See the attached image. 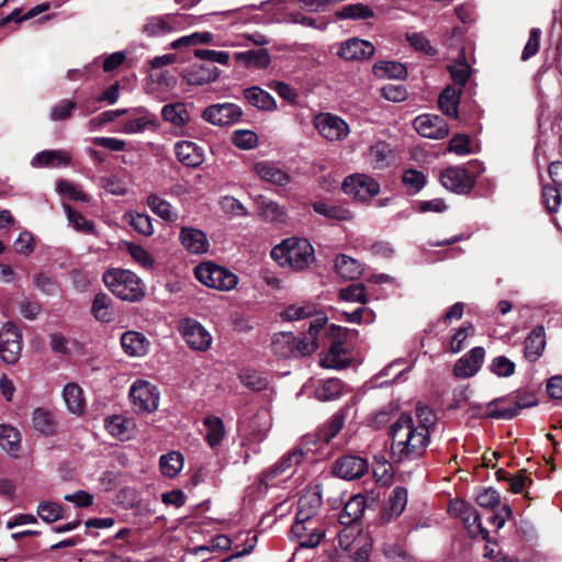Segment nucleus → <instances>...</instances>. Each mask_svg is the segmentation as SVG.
Segmentation results:
<instances>
[{
  "label": "nucleus",
  "mask_w": 562,
  "mask_h": 562,
  "mask_svg": "<svg viewBox=\"0 0 562 562\" xmlns=\"http://www.w3.org/2000/svg\"><path fill=\"white\" fill-rule=\"evenodd\" d=\"M434 424L435 416L426 406H416V419L402 413L389 430L392 461L402 463L422 458L430 442V427Z\"/></svg>",
  "instance_id": "nucleus-1"
},
{
  "label": "nucleus",
  "mask_w": 562,
  "mask_h": 562,
  "mask_svg": "<svg viewBox=\"0 0 562 562\" xmlns=\"http://www.w3.org/2000/svg\"><path fill=\"white\" fill-rule=\"evenodd\" d=\"M302 460L316 461V434L304 435L297 448L283 454L276 463L262 470L257 479V492L266 494L270 487L277 486V479Z\"/></svg>",
  "instance_id": "nucleus-2"
},
{
  "label": "nucleus",
  "mask_w": 562,
  "mask_h": 562,
  "mask_svg": "<svg viewBox=\"0 0 562 562\" xmlns=\"http://www.w3.org/2000/svg\"><path fill=\"white\" fill-rule=\"evenodd\" d=\"M312 502L311 496H302L299 499V508L290 529V539L299 540L292 560L299 559L303 549L316 548V507Z\"/></svg>",
  "instance_id": "nucleus-3"
},
{
  "label": "nucleus",
  "mask_w": 562,
  "mask_h": 562,
  "mask_svg": "<svg viewBox=\"0 0 562 562\" xmlns=\"http://www.w3.org/2000/svg\"><path fill=\"white\" fill-rule=\"evenodd\" d=\"M270 255L280 267L300 271L314 260L315 250L306 238L291 237L274 246Z\"/></svg>",
  "instance_id": "nucleus-4"
},
{
  "label": "nucleus",
  "mask_w": 562,
  "mask_h": 562,
  "mask_svg": "<svg viewBox=\"0 0 562 562\" xmlns=\"http://www.w3.org/2000/svg\"><path fill=\"white\" fill-rule=\"evenodd\" d=\"M316 321L310 322L308 335L295 337L292 331H280L272 336L271 351L281 359L303 357L316 348Z\"/></svg>",
  "instance_id": "nucleus-5"
},
{
  "label": "nucleus",
  "mask_w": 562,
  "mask_h": 562,
  "mask_svg": "<svg viewBox=\"0 0 562 562\" xmlns=\"http://www.w3.org/2000/svg\"><path fill=\"white\" fill-rule=\"evenodd\" d=\"M106 288L119 299L138 302L145 296V285L140 278L131 270L110 269L103 273Z\"/></svg>",
  "instance_id": "nucleus-6"
},
{
  "label": "nucleus",
  "mask_w": 562,
  "mask_h": 562,
  "mask_svg": "<svg viewBox=\"0 0 562 562\" xmlns=\"http://www.w3.org/2000/svg\"><path fill=\"white\" fill-rule=\"evenodd\" d=\"M194 277L205 286L218 291H229L238 284V277L234 272L211 261L198 265Z\"/></svg>",
  "instance_id": "nucleus-7"
},
{
  "label": "nucleus",
  "mask_w": 562,
  "mask_h": 562,
  "mask_svg": "<svg viewBox=\"0 0 562 562\" xmlns=\"http://www.w3.org/2000/svg\"><path fill=\"white\" fill-rule=\"evenodd\" d=\"M325 335L333 338L327 353L319 360V366L326 369L341 370L350 364L348 352L344 342L345 330L341 326L330 325L325 329Z\"/></svg>",
  "instance_id": "nucleus-8"
},
{
  "label": "nucleus",
  "mask_w": 562,
  "mask_h": 562,
  "mask_svg": "<svg viewBox=\"0 0 562 562\" xmlns=\"http://www.w3.org/2000/svg\"><path fill=\"white\" fill-rule=\"evenodd\" d=\"M178 330L189 348L194 351H206L212 346L213 337L211 333L194 318L180 319Z\"/></svg>",
  "instance_id": "nucleus-9"
},
{
  "label": "nucleus",
  "mask_w": 562,
  "mask_h": 562,
  "mask_svg": "<svg viewBox=\"0 0 562 562\" xmlns=\"http://www.w3.org/2000/svg\"><path fill=\"white\" fill-rule=\"evenodd\" d=\"M159 391L146 380H136L130 387V400L138 413H153L159 405Z\"/></svg>",
  "instance_id": "nucleus-10"
},
{
  "label": "nucleus",
  "mask_w": 562,
  "mask_h": 562,
  "mask_svg": "<svg viewBox=\"0 0 562 562\" xmlns=\"http://www.w3.org/2000/svg\"><path fill=\"white\" fill-rule=\"evenodd\" d=\"M342 190L359 201H369L380 193V183L366 173H353L345 178Z\"/></svg>",
  "instance_id": "nucleus-11"
},
{
  "label": "nucleus",
  "mask_w": 562,
  "mask_h": 562,
  "mask_svg": "<svg viewBox=\"0 0 562 562\" xmlns=\"http://www.w3.org/2000/svg\"><path fill=\"white\" fill-rule=\"evenodd\" d=\"M22 351V333L11 322L0 330V358L7 364H15Z\"/></svg>",
  "instance_id": "nucleus-12"
},
{
  "label": "nucleus",
  "mask_w": 562,
  "mask_h": 562,
  "mask_svg": "<svg viewBox=\"0 0 562 562\" xmlns=\"http://www.w3.org/2000/svg\"><path fill=\"white\" fill-rule=\"evenodd\" d=\"M243 110L235 103L225 102L206 106L201 117L215 126L233 125L241 120Z\"/></svg>",
  "instance_id": "nucleus-13"
},
{
  "label": "nucleus",
  "mask_w": 562,
  "mask_h": 562,
  "mask_svg": "<svg viewBox=\"0 0 562 562\" xmlns=\"http://www.w3.org/2000/svg\"><path fill=\"white\" fill-rule=\"evenodd\" d=\"M131 116L123 123L122 133L124 134H139L147 130H157L159 121L156 114L148 111L146 108L138 106L130 109Z\"/></svg>",
  "instance_id": "nucleus-14"
},
{
  "label": "nucleus",
  "mask_w": 562,
  "mask_h": 562,
  "mask_svg": "<svg viewBox=\"0 0 562 562\" xmlns=\"http://www.w3.org/2000/svg\"><path fill=\"white\" fill-rule=\"evenodd\" d=\"M368 470L367 459L349 454L338 458L333 464L331 472L340 479L351 481L363 476Z\"/></svg>",
  "instance_id": "nucleus-15"
},
{
  "label": "nucleus",
  "mask_w": 562,
  "mask_h": 562,
  "mask_svg": "<svg viewBox=\"0 0 562 562\" xmlns=\"http://www.w3.org/2000/svg\"><path fill=\"white\" fill-rule=\"evenodd\" d=\"M318 133L330 142L345 139L350 128L348 123L340 116L330 113H318Z\"/></svg>",
  "instance_id": "nucleus-16"
},
{
  "label": "nucleus",
  "mask_w": 562,
  "mask_h": 562,
  "mask_svg": "<svg viewBox=\"0 0 562 562\" xmlns=\"http://www.w3.org/2000/svg\"><path fill=\"white\" fill-rule=\"evenodd\" d=\"M414 128L426 138L442 139L449 134L446 121L439 115L422 114L414 120Z\"/></svg>",
  "instance_id": "nucleus-17"
},
{
  "label": "nucleus",
  "mask_w": 562,
  "mask_h": 562,
  "mask_svg": "<svg viewBox=\"0 0 562 562\" xmlns=\"http://www.w3.org/2000/svg\"><path fill=\"white\" fill-rule=\"evenodd\" d=\"M179 14L147 16L140 31L148 37L164 36L173 32L181 24Z\"/></svg>",
  "instance_id": "nucleus-18"
},
{
  "label": "nucleus",
  "mask_w": 562,
  "mask_h": 562,
  "mask_svg": "<svg viewBox=\"0 0 562 562\" xmlns=\"http://www.w3.org/2000/svg\"><path fill=\"white\" fill-rule=\"evenodd\" d=\"M442 186L456 193H468L474 186L473 178L463 167H449L440 175Z\"/></svg>",
  "instance_id": "nucleus-19"
},
{
  "label": "nucleus",
  "mask_w": 562,
  "mask_h": 562,
  "mask_svg": "<svg viewBox=\"0 0 562 562\" xmlns=\"http://www.w3.org/2000/svg\"><path fill=\"white\" fill-rule=\"evenodd\" d=\"M179 240L183 248L193 255H202L209 251L210 243L206 234L199 228L183 226L179 233Z\"/></svg>",
  "instance_id": "nucleus-20"
},
{
  "label": "nucleus",
  "mask_w": 562,
  "mask_h": 562,
  "mask_svg": "<svg viewBox=\"0 0 562 562\" xmlns=\"http://www.w3.org/2000/svg\"><path fill=\"white\" fill-rule=\"evenodd\" d=\"M71 164V155L65 149H45L38 151L31 159L30 165L35 168H61Z\"/></svg>",
  "instance_id": "nucleus-21"
},
{
  "label": "nucleus",
  "mask_w": 562,
  "mask_h": 562,
  "mask_svg": "<svg viewBox=\"0 0 562 562\" xmlns=\"http://www.w3.org/2000/svg\"><path fill=\"white\" fill-rule=\"evenodd\" d=\"M375 48L369 41L357 37L341 43L338 55L345 60H366L373 56Z\"/></svg>",
  "instance_id": "nucleus-22"
},
{
  "label": "nucleus",
  "mask_w": 562,
  "mask_h": 562,
  "mask_svg": "<svg viewBox=\"0 0 562 562\" xmlns=\"http://www.w3.org/2000/svg\"><path fill=\"white\" fill-rule=\"evenodd\" d=\"M485 357L483 347H474L461 357L453 367L454 375L458 378H471L480 370Z\"/></svg>",
  "instance_id": "nucleus-23"
},
{
  "label": "nucleus",
  "mask_w": 562,
  "mask_h": 562,
  "mask_svg": "<svg viewBox=\"0 0 562 562\" xmlns=\"http://www.w3.org/2000/svg\"><path fill=\"white\" fill-rule=\"evenodd\" d=\"M189 105L183 102L165 104L161 109V117L178 130V134H186V126L191 122Z\"/></svg>",
  "instance_id": "nucleus-24"
},
{
  "label": "nucleus",
  "mask_w": 562,
  "mask_h": 562,
  "mask_svg": "<svg viewBox=\"0 0 562 562\" xmlns=\"http://www.w3.org/2000/svg\"><path fill=\"white\" fill-rule=\"evenodd\" d=\"M221 70L216 66L193 64L186 68L182 77L188 85L203 86L218 79Z\"/></svg>",
  "instance_id": "nucleus-25"
},
{
  "label": "nucleus",
  "mask_w": 562,
  "mask_h": 562,
  "mask_svg": "<svg viewBox=\"0 0 562 562\" xmlns=\"http://www.w3.org/2000/svg\"><path fill=\"white\" fill-rule=\"evenodd\" d=\"M254 171L261 180L278 187H285L291 181V176L272 161L256 162Z\"/></svg>",
  "instance_id": "nucleus-26"
},
{
  "label": "nucleus",
  "mask_w": 562,
  "mask_h": 562,
  "mask_svg": "<svg viewBox=\"0 0 562 562\" xmlns=\"http://www.w3.org/2000/svg\"><path fill=\"white\" fill-rule=\"evenodd\" d=\"M355 541L353 530L351 528L342 529L338 535L340 551L330 544L324 543V555L322 562H346L347 551Z\"/></svg>",
  "instance_id": "nucleus-27"
},
{
  "label": "nucleus",
  "mask_w": 562,
  "mask_h": 562,
  "mask_svg": "<svg viewBox=\"0 0 562 562\" xmlns=\"http://www.w3.org/2000/svg\"><path fill=\"white\" fill-rule=\"evenodd\" d=\"M121 346L127 356L139 358L148 353L150 342L144 334L127 330L121 336Z\"/></svg>",
  "instance_id": "nucleus-28"
},
{
  "label": "nucleus",
  "mask_w": 562,
  "mask_h": 562,
  "mask_svg": "<svg viewBox=\"0 0 562 562\" xmlns=\"http://www.w3.org/2000/svg\"><path fill=\"white\" fill-rule=\"evenodd\" d=\"M259 216L271 224L282 225L288 221L286 210L278 202L272 201L263 195H259L257 200Z\"/></svg>",
  "instance_id": "nucleus-29"
},
{
  "label": "nucleus",
  "mask_w": 562,
  "mask_h": 562,
  "mask_svg": "<svg viewBox=\"0 0 562 562\" xmlns=\"http://www.w3.org/2000/svg\"><path fill=\"white\" fill-rule=\"evenodd\" d=\"M177 159L187 167H198L203 162V151L195 143L179 140L175 144Z\"/></svg>",
  "instance_id": "nucleus-30"
},
{
  "label": "nucleus",
  "mask_w": 562,
  "mask_h": 562,
  "mask_svg": "<svg viewBox=\"0 0 562 562\" xmlns=\"http://www.w3.org/2000/svg\"><path fill=\"white\" fill-rule=\"evenodd\" d=\"M544 347V327L536 326L525 340V358L530 362H536L542 356Z\"/></svg>",
  "instance_id": "nucleus-31"
},
{
  "label": "nucleus",
  "mask_w": 562,
  "mask_h": 562,
  "mask_svg": "<svg viewBox=\"0 0 562 562\" xmlns=\"http://www.w3.org/2000/svg\"><path fill=\"white\" fill-rule=\"evenodd\" d=\"M112 299L104 292H99L94 295L91 314L95 321L109 324L114 321L115 314L112 306Z\"/></svg>",
  "instance_id": "nucleus-32"
},
{
  "label": "nucleus",
  "mask_w": 562,
  "mask_h": 562,
  "mask_svg": "<svg viewBox=\"0 0 562 562\" xmlns=\"http://www.w3.org/2000/svg\"><path fill=\"white\" fill-rule=\"evenodd\" d=\"M244 97L247 102L262 111H274L277 109V102L274 98L258 86H252L244 90Z\"/></svg>",
  "instance_id": "nucleus-33"
},
{
  "label": "nucleus",
  "mask_w": 562,
  "mask_h": 562,
  "mask_svg": "<svg viewBox=\"0 0 562 562\" xmlns=\"http://www.w3.org/2000/svg\"><path fill=\"white\" fill-rule=\"evenodd\" d=\"M234 56L236 61L244 64L247 68L266 69L271 63L266 48L237 52Z\"/></svg>",
  "instance_id": "nucleus-34"
},
{
  "label": "nucleus",
  "mask_w": 562,
  "mask_h": 562,
  "mask_svg": "<svg viewBox=\"0 0 562 562\" xmlns=\"http://www.w3.org/2000/svg\"><path fill=\"white\" fill-rule=\"evenodd\" d=\"M462 90L451 86L446 87L438 98V106L446 116L457 119Z\"/></svg>",
  "instance_id": "nucleus-35"
},
{
  "label": "nucleus",
  "mask_w": 562,
  "mask_h": 562,
  "mask_svg": "<svg viewBox=\"0 0 562 562\" xmlns=\"http://www.w3.org/2000/svg\"><path fill=\"white\" fill-rule=\"evenodd\" d=\"M203 426L205 427L206 430V443L211 448L220 446L226 434L223 419L215 415H207L203 419Z\"/></svg>",
  "instance_id": "nucleus-36"
},
{
  "label": "nucleus",
  "mask_w": 562,
  "mask_h": 562,
  "mask_svg": "<svg viewBox=\"0 0 562 562\" xmlns=\"http://www.w3.org/2000/svg\"><path fill=\"white\" fill-rule=\"evenodd\" d=\"M367 507L366 497L361 494H357L345 504L344 510L339 516L341 525H350L356 522L363 514Z\"/></svg>",
  "instance_id": "nucleus-37"
},
{
  "label": "nucleus",
  "mask_w": 562,
  "mask_h": 562,
  "mask_svg": "<svg viewBox=\"0 0 562 562\" xmlns=\"http://www.w3.org/2000/svg\"><path fill=\"white\" fill-rule=\"evenodd\" d=\"M392 149L385 142H376L368 150L367 160L373 169H384L390 165Z\"/></svg>",
  "instance_id": "nucleus-38"
},
{
  "label": "nucleus",
  "mask_w": 562,
  "mask_h": 562,
  "mask_svg": "<svg viewBox=\"0 0 562 562\" xmlns=\"http://www.w3.org/2000/svg\"><path fill=\"white\" fill-rule=\"evenodd\" d=\"M56 420L50 411L46 408H35L32 414V427L37 432L48 436L56 431Z\"/></svg>",
  "instance_id": "nucleus-39"
},
{
  "label": "nucleus",
  "mask_w": 562,
  "mask_h": 562,
  "mask_svg": "<svg viewBox=\"0 0 562 562\" xmlns=\"http://www.w3.org/2000/svg\"><path fill=\"white\" fill-rule=\"evenodd\" d=\"M63 397L70 413L81 414L85 409L82 390L76 383H68L64 386Z\"/></svg>",
  "instance_id": "nucleus-40"
},
{
  "label": "nucleus",
  "mask_w": 562,
  "mask_h": 562,
  "mask_svg": "<svg viewBox=\"0 0 562 562\" xmlns=\"http://www.w3.org/2000/svg\"><path fill=\"white\" fill-rule=\"evenodd\" d=\"M335 270L341 278L347 280H355L361 274L360 263L347 255L336 257Z\"/></svg>",
  "instance_id": "nucleus-41"
},
{
  "label": "nucleus",
  "mask_w": 562,
  "mask_h": 562,
  "mask_svg": "<svg viewBox=\"0 0 562 562\" xmlns=\"http://www.w3.org/2000/svg\"><path fill=\"white\" fill-rule=\"evenodd\" d=\"M184 464L183 456L178 451H171L160 457L159 465L162 475L168 477L177 476Z\"/></svg>",
  "instance_id": "nucleus-42"
},
{
  "label": "nucleus",
  "mask_w": 562,
  "mask_h": 562,
  "mask_svg": "<svg viewBox=\"0 0 562 562\" xmlns=\"http://www.w3.org/2000/svg\"><path fill=\"white\" fill-rule=\"evenodd\" d=\"M373 74L380 78L403 79L407 75L406 67L397 61H379L373 65Z\"/></svg>",
  "instance_id": "nucleus-43"
},
{
  "label": "nucleus",
  "mask_w": 562,
  "mask_h": 562,
  "mask_svg": "<svg viewBox=\"0 0 562 562\" xmlns=\"http://www.w3.org/2000/svg\"><path fill=\"white\" fill-rule=\"evenodd\" d=\"M407 504V490L403 486H396L390 494L386 507L389 518L398 517Z\"/></svg>",
  "instance_id": "nucleus-44"
},
{
  "label": "nucleus",
  "mask_w": 562,
  "mask_h": 562,
  "mask_svg": "<svg viewBox=\"0 0 562 562\" xmlns=\"http://www.w3.org/2000/svg\"><path fill=\"white\" fill-rule=\"evenodd\" d=\"M64 210L67 215V220L69 225L74 227L77 232L86 233V234H94L95 225L93 221L86 220L81 213L74 210L70 205L65 204Z\"/></svg>",
  "instance_id": "nucleus-45"
},
{
  "label": "nucleus",
  "mask_w": 562,
  "mask_h": 562,
  "mask_svg": "<svg viewBox=\"0 0 562 562\" xmlns=\"http://www.w3.org/2000/svg\"><path fill=\"white\" fill-rule=\"evenodd\" d=\"M0 447L10 454H15L20 449V434L9 426L0 425Z\"/></svg>",
  "instance_id": "nucleus-46"
},
{
  "label": "nucleus",
  "mask_w": 562,
  "mask_h": 562,
  "mask_svg": "<svg viewBox=\"0 0 562 562\" xmlns=\"http://www.w3.org/2000/svg\"><path fill=\"white\" fill-rule=\"evenodd\" d=\"M132 422L123 416L114 415L105 419V428L110 435L122 440L128 439V430Z\"/></svg>",
  "instance_id": "nucleus-47"
},
{
  "label": "nucleus",
  "mask_w": 562,
  "mask_h": 562,
  "mask_svg": "<svg viewBox=\"0 0 562 562\" xmlns=\"http://www.w3.org/2000/svg\"><path fill=\"white\" fill-rule=\"evenodd\" d=\"M373 11L362 3H352L342 7L336 12L339 19L367 20L373 16Z\"/></svg>",
  "instance_id": "nucleus-48"
},
{
  "label": "nucleus",
  "mask_w": 562,
  "mask_h": 562,
  "mask_svg": "<svg viewBox=\"0 0 562 562\" xmlns=\"http://www.w3.org/2000/svg\"><path fill=\"white\" fill-rule=\"evenodd\" d=\"M37 516L46 524H53L64 517L61 505L55 502H41L37 505Z\"/></svg>",
  "instance_id": "nucleus-49"
},
{
  "label": "nucleus",
  "mask_w": 562,
  "mask_h": 562,
  "mask_svg": "<svg viewBox=\"0 0 562 562\" xmlns=\"http://www.w3.org/2000/svg\"><path fill=\"white\" fill-rule=\"evenodd\" d=\"M231 139L234 146L243 150L254 149L258 145V136L251 130H236Z\"/></svg>",
  "instance_id": "nucleus-50"
},
{
  "label": "nucleus",
  "mask_w": 562,
  "mask_h": 562,
  "mask_svg": "<svg viewBox=\"0 0 562 562\" xmlns=\"http://www.w3.org/2000/svg\"><path fill=\"white\" fill-rule=\"evenodd\" d=\"M316 314V307L314 305H289L281 313L280 317L288 322L300 321Z\"/></svg>",
  "instance_id": "nucleus-51"
},
{
  "label": "nucleus",
  "mask_w": 562,
  "mask_h": 562,
  "mask_svg": "<svg viewBox=\"0 0 562 562\" xmlns=\"http://www.w3.org/2000/svg\"><path fill=\"white\" fill-rule=\"evenodd\" d=\"M147 205L160 218L168 222L173 221L171 204L168 201L158 196L157 194H150L147 198Z\"/></svg>",
  "instance_id": "nucleus-52"
},
{
  "label": "nucleus",
  "mask_w": 562,
  "mask_h": 562,
  "mask_svg": "<svg viewBox=\"0 0 562 562\" xmlns=\"http://www.w3.org/2000/svg\"><path fill=\"white\" fill-rule=\"evenodd\" d=\"M213 40V35L210 32H194L190 35L179 37L171 42L170 47L172 49H179L182 46H193L198 44H209Z\"/></svg>",
  "instance_id": "nucleus-53"
},
{
  "label": "nucleus",
  "mask_w": 562,
  "mask_h": 562,
  "mask_svg": "<svg viewBox=\"0 0 562 562\" xmlns=\"http://www.w3.org/2000/svg\"><path fill=\"white\" fill-rule=\"evenodd\" d=\"M461 519L469 533L473 537L481 535L483 539H487L488 531L482 526L481 516L475 508L471 507V513H467Z\"/></svg>",
  "instance_id": "nucleus-54"
},
{
  "label": "nucleus",
  "mask_w": 562,
  "mask_h": 562,
  "mask_svg": "<svg viewBox=\"0 0 562 562\" xmlns=\"http://www.w3.org/2000/svg\"><path fill=\"white\" fill-rule=\"evenodd\" d=\"M536 405V401L529 402H513L505 407L495 408L493 412V418L496 419H512L516 417L524 408Z\"/></svg>",
  "instance_id": "nucleus-55"
},
{
  "label": "nucleus",
  "mask_w": 562,
  "mask_h": 562,
  "mask_svg": "<svg viewBox=\"0 0 562 562\" xmlns=\"http://www.w3.org/2000/svg\"><path fill=\"white\" fill-rule=\"evenodd\" d=\"M77 108L82 106L72 100L64 99L52 108L49 119L52 121H65L70 117L71 112Z\"/></svg>",
  "instance_id": "nucleus-56"
},
{
  "label": "nucleus",
  "mask_w": 562,
  "mask_h": 562,
  "mask_svg": "<svg viewBox=\"0 0 562 562\" xmlns=\"http://www.w3.org/2000/svg\"><path fill=\"white\" fill-rule=\"evenodd\" d=\"M34 285L46 295H56L59 291L58 283L54 277L48 273H36L33 276Z\"/></svg>",
  "instance_id": "nucleus-57"
},
{
  "label": "nucleus",
  "mask_w": 562,
  "mask_h": 562,
  "mask_svg": "<svg viewBox=\"0 0 562 562\" xmlns=\"http://www.w3.org/2000/svg\"><path fill=\"white\" fill-rule=\"evenodd\" d=\"M220 204L223 212L233 217H247L249 215L244 204L234 196L226 195L222 198Z\"/></svg>",
  "instance_id": "nucleus-58"
},
{
  "label": "nucleus",
  "mask_w": 562,
  "mask_h": 562,
  "mask_svg": "<svg viewBox=\"0 0 562 562\" xmlns=\"http://www.w3.org/2000/svg\"><path fill=\"white\" fill-rule=\"evenodd\" d=\"M341 300L347 302H358L364 304L367 302V291L362 283H352L344 288L339 292Z\"/></svg>",
  "instance_id": "nucleus-59"
},
{
  "label": "nucleus",
  "mask_w": 562,
  "mask_h": 562,
  "mask_svg": "<svg viewBox=\"0 0 562 562\" xmlns=\"http://www.w3.org/2000/svg\"><path fill=\"white\" fill-rule=\"evenodd\" d=\"M515 368V363L505 356L495 357L490 364V370L499 378L513 375Z\"/></svg>",
  "instance_id": "nucleus-60"
},
{
  "label": "nucleus",
  "mask_w": 562,
  "mask_h": 562,
  "mask_svg": "<svg viewBox=\"0 0 562 562\" xmlns=\"http://www.w3.org/2000/svg\"><path fill=\"white\" fill-rule=\"evenodd\" d=\"M318 214L335 221H347L351 217V214L347 209L340 205L323 202H318Z\"/></svg>",
  "instance_id": "nucleus-61"
},
{
  "label": "nucleus",
  "mask_w": 562,
  "mask_h": 562,
  "mask_svg": "<svg viewBox=\"0 0 562 562\" xmlns=\"http://www.w3.org/2000/svg\"><path fill=\"white\" fill-rule=\"evenodd\" d=\"M403 184L407 188V190L416 193L420 191L425 183L426 178L423 172L415 169H407L402 177Z\"/></svg>",
  "instance_id": "nucleus-62"
},
{
  "label": "nucleus",
  "mask_w": 562,
  "mask_h": 562,
  "mask_svg": "<svg viewBox=\"0 0 562 562\" xmlns=\"http://www.w3.org/2000/svg\"><path fill=\"white\" fill-rule=\"evenodd\" d=\"M56 190L58 193L74 201L87 202L89 200L87 194L78 186L67 180H59L56 184Z\"/></svg>",
  "instance_id": "nucleus-63"
},
{
  "label": "nucleus",
  "mask_w": 562,
  "mask_h": 562,
  "mask_svg": "<svg viewBox=\"0 0 562 562\" xmlns=\"http://www.w3.org/2000/svg\"><path fill=\"white\" fill-rule=\"evenodd\" d=\"M383 552L390 562H416L415 559L397 543L385 544Z\"/></svg>",
  "instance_id": "nucleus-64"
}]
</instances>
